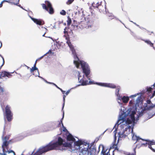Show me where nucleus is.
<instances>
[{
	"label": "nucleus",
	"instance_id": "obj_1",
	"mask_svg": "<svg viewBox=\"0 0 155 155\" xmlns=\"http://www.w3.org/2000/svg\"><path fill=\"white\" fill-rule=\"evenodd\" d=\"M66 136L68 141L74 142L73 144L68 143H63V139L59 137L57 141H51L44 147H46V148L50 149L48 150L47 152L52 150H65L66 147H69L70 148L69 150L71 152H78L81 153L84 155H85L87 153L89 147L88 143L79 140L77 138L76 140L68 132L66 133Z\"/></svg>",
	"mask_w": 155,
	"mask_h": 155
},
{
	"label": "nucleus",
	"instance_id": "obj_2",
	"mask_svg": "<svg viewBox=\"0 0 155 155\" xmlns=\"http://www.w3.org/2000/svg\"><path fill=\"white\" fill-rule=\"evenodd\" d=\"M67 43L70 48L73 55L74 59V64L77 68H80V66H81L83 71V72L84 74V75L82 73H80L78 71L76 72V74L78 75V82L79 83L81 84L78 85V86L80 85L84 86L89 84H96L102 87H108L111 88H116V86L113 84L98 82L95 83L94 82L91 81L89 76V75L90 73V71L88 64L84 61L79 60L76 55L75 51L73 48L71 43L68 41L67 42Z\"/></svg>",
	"mask_w": 155,
	"mask_h": 155
},
{
	"label": "nucleus",
	"instance_id": "obj_3",
	"mask_svg": "<svg viewBox=\"0 0 155 155\" xmlns=\"http://www.w3.org/2000/svg\"><path fill=\"white\" fill-rule=\"evenodd\" d=\"M118 103L120 105L119 117L117 123L113 128L114 130V133L115 138H116V131L118 125H120V128L122 129L125 127V129L129 127H132L133 123L135 118L137 116L135 111L131 108H130L127 110L124 107H122V104L120 103V101H117Z\"/></svg>",
	"mask_w": 155,
	"mask_h": 155
},
{
	"label": "nucleus",
	"instance_id": "obj_4",
	"mask_svg": "<svg viewBox=\"0 0 155 155\" xmlns=\"http://www.w3.org/2000/svg\"><path fill=\"white\" fill-rule=\"evenodd\" d=\"M134 118H135V119L133 123V125H132V127H129L127 129H125V127H124L123 129H122L120 128V125H120L119 128V131L118 132L119 140H121V138H124L131 132L132 139L134 142L136 143L137 141H139L140 140H141L142 141H144V140L140 138L139 137L137 136L136 134H135L132 133L133 126L136 123L135 121H136L135 117H134Z\"/></svg>",
	"mask_w": 155,
	"mask_h": 155
},
{
	"label": "nucleus",
	"instance_id": "obj_5",
	"mask_svg": "<svg viewBox=\"0 0 155 155\" xmlns=\"http://www.w3.org/2000/svg\"><path fill=\"white\" fill-rule=\"evenodd\" d=\"M142 94L141 93H139L130 95L129 96L130 98H133L137 97V98L134 103H133V101L132 100L130 101L129 102V106L130 107L133 106V108H132L133 110L135 111L136 113V111H137L138 108L140 107L139 106H140L142 104Z\"/></svg>",
	"mask_w": 155,
	"mask_h": 155
},
{
	"label": "nucleus",
	"instance_id": "obj_6",
	"mask_svg": "<svg viewBox=\"0 0 155 155\" xmlns=\"http://www.w3.org/2000/svg\"><path fill=\"white\" fill-rule=\"evenodd\" d=\"M155 104H153L150 100H147V103L144 104L143 107L140 108V110L139 111L138 113L136 114L137 115V116L136 118L135 117V119L136 121L139 120V117L142 116L144 111L145 110H150L152 109L155 106Z\"/></svg>",
	"mask_w": 155,
	"mask_h": 155
},
{
	"label": "nucleus",
	"instance_id": "obj_7",
	"mask_svg": "<svg viewBox=\"0 0 155 155\" xmlns=\"http://www.w3.org/2000/svg\"><path fill=\"white\" fill-rule=\"evenodd\" d=\"M5 116L9 122L11 121L12 119L13 114L10 110V107L8 105L6 106L5 107Z\"/></svg>",
	"mask_w": 155,
	"mask_h": 155
},
{
	"label": "nucleus",
	"instance_id": "obj_8",
	"mask_svg": "<svg viewBox=\"0 0 155 155\" xmlns=\"http://www.w3.org/2000/svg\"><path fill=\"white\" fill-rule=\"evenodd\" d=\"M3 136L2 137L3 140V143L2 145V148L3 153H0V155H6V153H5V152H6L5 150V148H7V146L8 144V143L7 142V140L9 139V137H5L4 139H3Z\"/></svg>",
	"mask_w": 155,
	"mask_h": 155
},
{
	"label": "nucleus",
	"instance_id": "obj_9",
	"mask_svg": "<svg viewBox=\"0 0 155 155\" xmlns=\"http://www.w3.org/2000/svg\"><path fill=\"white\" fill-rule=\"evenodd\" d=\"M43 8L45 9L50 14H52L54 12V10L51 7V4L48 2H46L45 4H42Z\"/></svg>",
	"mask_w": 155,
	"mask_h": 155
},
{
	"label": "nucleus",
	"instance_id": "obj_10",
	"mask_svg": "<svg viewBox=\"0 0 155 155\" xmlns=\"http://www.w3.org/2000/svg\"><path fill=\"white\" fill-rule=\"evenodd\" d=\"M146 142V146L148 145V147L153 151H155V141H150L149 140H144Z\"/></svg>",
	"mask_w": 155,
	"mask_h": 155
},
{
	"label": "nucleus",
	"instance_id": "obj_11",
	"mask_svg": "<svg viewBox=\"0 0 155 155\" xmlns=\"http://www.w3.org/2000/svg\"><path fill=\"white\" fill-rule=\"evenodd\" d=\"M99 150H102L101 153V155H110L109 153L110 150L107 149L103 145H100L99 147ZM113 155H114V154Z\"/></svg>",
	"mask_w": 155,
	"mask_h": 155
},
{
	"label": "nucleus",
	"instance_id": "obj_12",
	"mask_svg": "<svg viewBox=\"0 0 155 155\" xmlns=\"http://www.w3.org/2000/svg\"><path fill=\"white\" fill-rule=\"evenodd\" d=\"M92 6L94 8H96L99 10H102V7H103L102 5V2L99 0H95L91 4Z\"/></svg>",
	"mask_w": 155,
	"mask_h": 155
},
{
	"label": "nucleus",
	"instance_id": "obj_13",
	"mask_svg": "<svg viewBox=\"0 0 155 155\" xmlns=\"http://www.w3.org/2000/svg\"><path fill=\"white\" fill-rule=\"evenodd\" d=\"M31 19L34 21V23H36L37 25H42V21L40 19L35 18L29 16Z\"/></svg>",
	"mask_w": 155,
	"mask_h": 155
},
{
	"label": "nucleus",
	"instance_id": "obj_14",
	"mask_svg": "<svg viewBox=\"0 0 155 155\" xmlns=\"http://www.w3.org/2000/svg\"><path fill=\"white\" fill-rule=\"evenodd\" d=\"M11 75L9 72H7L5 71H3L1 74L0 78H1V77H4L6 76L8 77L9 76Z\"/></svg>",
	"mask_w": 155,
	"mask_h": 155
},
{
	"label": "nucleus",
	"instance_id": "obj_15",
	"mask_svg": "<svg viewBox=\"0 0 155 155\" xmlns=\"http://www.w3.org/2000/svg\"><path fill=\"white\" fill-rule=\"evenodd\" d=\"M129 97L124 96L122 97V101L124 104L127 103L129 100Z\"/></svg>",
	"mask_w": 155,
	"mask_h": 155
},
{
	"label": "nucleus",
	"instance_id": "obj_16",
	"mask_svg": "<svg viewBox=\"0 0 155 155\" xmlns=\"http://www.w3.org/2000/svg\"><path fill=\"white\" fill-rule=\"evenodd\" d=\"M64 113H63V117H62V118L61 119V122L62 123V127H63L62 131H63L66 132L67 133L68 132L67 129L64 126L63 124V123H62V120H63V119L64 118Z\"/></svg>",
	"mask_w": 155,
	"mask_h": 155
},
{
	"label": "nucleus",
	"instance_id": "obj_17",
	"mask_svg": "<svg viewBox=\"0 0 155 155\" xmlns=\"http://www.w3.org/2000/svg\"><path fill=\"white\" fill-rule=\"evenodd\" d=\"M35 70L37 71H38V68L36 67L33 66V67H32L31 68H30V72L31 73H32L33 71Z\"/></svg>",
	"mask_w": 155,
	"mask_h": 155
},
{
	"label": "nucleus",
	"instance_id": "obj_18",
	"mask_svg": "<svg viewBox=\"0 0 155 155\" xmlns=\"http://www.w3.org/2000/svg\"><path fill=\"white\" fill-rule=\"evenodd\" d=\"M34 75L36 77L38 76L39 78H40L41 79H43L45 82L46 81H47L46 80H45L44 78H43L42 77H40L39 76V71H37V74H34Z\"/></svg>",
	"mask_w": 155,
	"mask_h": 155
},
{
	"label": "nucleus",
	"instance_id": "obj_19",
	"mask_svg": "<svg viewBox=\"0 0 155 155\" xmlns=\"http://www.w3.org/2000/svg\"><path fill=\"white\" fill-rule=\"evenodd\" d=\"M80 14V12L79 11H78V12H74V14L75 15L74 17L75 18L78 17L79 16V15Z\"/></svg>",
	"mask_w": 155,
	"mask_h": 155
},
{
	"label": "nucleus",
	"instance_id": "obj_20",
	"mask_svg": "<svg viewBox=\"0 0 155 155\" xmlns=\"http://www.w3.org/2000/svg\"><path fill=\"white\" fill-rule=\"evenodd\" d=\"M144 41L148 44L150 45L151 46L153 47V44L149 40H144Z\"/></svg>",
	"mask_w": 155,
	"mask_h": 155
},
{
	"label": "nucleus",
	"instance_id": "obj_21",
	"mask_svg": "<svg viewBox=\"0 0 155 155\" xmlns=\"http://www.w3.org/2000/svg\"><path fill=\"white\" fill-rule=\"evenodd\" d=\"M62 94H64V95H63V101H64V104H63V107H64V102H65V98L66 97V95H65L64 94H65V91H62Z\"/></svg>",
	"mask_w": 155,
	"mask_h": 155
},
{
	"label": "nucleus",
	"instance_id": "obj_22",
	"mask_svg": "<svg viewBox=\"0 0 155 155\" xmlns=\"http://www.w3.org/2000/svg\"><path fill=\"white\" fill-rule=\"evenodd\" d=\"M67 24L68 25H70L71 22V20L69 16L68 17V20L67 21Z\"/></svg>",
	"mask_w": 155,
	"mask_h": 155
},
{
	"label": "nucleus",
	"instance_id": "obj_23",
	"mask_svg": "<svg viewBox=\"0 0 155 155\" xmlns=\"http://www.w3.org/2000/svg\"><path fill=\"white\" fill-rule=\"evenodd\" d=\"M45 82L47 84H52L54 85L58 89H59V88H60V87H58L55 84H54V83H53L49 82H48V81H45Z\"/></svg>",
	"mask_w": 155,
	"mask_h": 155
},
{
	"label": "nucleus",
	"instance_id": "obj_24",
	"mask_svg": "<svg viewBox=\"0 0 155 155\" xmlns=\"http://www.w3.org/2000/svg\"><path fill=\"white\" fill-rule=\"evenodd\" d=\"M74 0H68L66 4L67 5H70L74 1Z\"/></svg>",
	"mask_w": 155,
	"mask_h": 155
},
{
	"label": "nucleus",
	"instance_id": "obj_25",
	"mask_svg": "<svg viewBox=\"0 0 155 155\" xmlns=\"http://www.w3.org/2000/svg\"><path fill=\"white\" fill-rule=\"evenodd\" d=\"M60 13L61 15H66V12L64 10H62L60 12Z\"/></svg>",
	"mask_w": 155,
	"mask_h": 155
},
{
	"label": "nucleus",
	"instance_id": "obj_26",
	"mask_svg": "<svg viewBox=\"0 0 155 155\" xmlns=\"http://www.w3.org/2000/svg\"><path fill=\"white\" fill-rule=\"evenodd\" d=\"M119 89L118 88L116 91V95L117 96H118L120 95L119 93Z\"/></svg>",
	"mask_w": 155,
	"mask_h": 155
},
{
	"label": "nucleus",
	"instance_id": "obj_27",
	"mask_svg": "<svg viewBox=\"0 0 155 155\" xmlns=\"http://www.w3.org/2000/svg\"><path fill=\"white\" fill-rule=\"evenodd\" d=\"M4 91V90L3 88L0 86V93H2Z\"/></svg>",
	"mask_w": 155,
	"mask_h": 155
},
{
	"label": "nucleus",
	"instance_id": "obj_28",
	"mask_svg": "<svg viewBox=\"0 0 155 155\" xmlns=\"http://www.w3.org/2000/svg\"><path fill=\"white\" fill-rule=\"evenodd\" d=\"M6 152H8V153H13L14 155V153H15V152L13 151L12 150H9V151H6Z\"/></svg>",
	"mask_w": 155,
	"mask_h": 155
},
{
	"label": "nucleus",
	"instance_id": "obj_29",
	"mask_svg": "<svg viewBox=\"0 0 155 155\" xmlns=\"http://www.w3.org/2000/svg\"><path fill=\"white\" fill-rule=\"evenodd\" d=\"M117 101H120L121 100H122V97H121L120 96V95L118 96H117Z\"/></svg>",
	"mask_w": 155,
	"mask_h": 155
},
{
	"label": "nucleus",
	"instance_id": "obj_30",
	"mask_svg": "<svg viewBox=\"0 0 155 155\" xmlns=\"http://www.w3.org/2000/svg\"><path fill=\"white\" fill-rule=\"evenodd\" d=\"M152 90V88L151 87H149L147 88V91L150 92Z\"/></svg>",
	"mask_w": 155,
	"mask_h": 155
},
{
	"label": "nucleus",
	"instance_id": "obj_31",
	"mask_svg": "<svg viewBox=\"0 0 155 155\" xmlns=\"http://www.w3.org/2000/svg\"><path fill=\"white\" fill-rule=\"evenodd\" d=\"M89 149H88V152H87V153L85 155H84L83 154L81 153L82 154H83V155H88L89 154V153H88V152L89 151V150L90 149V148H91V146H90V145L89 144Z\"/></svg>",
	"mask_w": 155,
	"mask_h": 155
},
{
	"label": "nucleus",
	"instance_id": "obj_32",
	"mask_svg": "<svg viewBox=\"0 0 155 155\" xmlns=\"http://www.w3.org/2000/svg\"><path fill=\"white\" fill-rule=\"evenodd\" d=\"M62 43V42L61 43H58V48L59 49L60 48V46L61 45V44Z\"/></svg>",
	"mask_w": 155,
	"mask_h": 155
},
{
	"label": "nucleus",
	"instance_id": "obj_33",
	"mask_svg": "<svg viewBox=\"0 0 155 155\" xmlns=\"http://www.w3.org/2000/svg\"><path fill=\"white\" fill-rule=\"evenodd\" d=\"M70 90H69L67 91V92H66V93L65 94L66 95H67L69 94V93L70 92Z\"/></svg>",
	"mask_w": 155,
	"mask_h": 155
},
{
	"label": "nucleus",
	"instance_id": "obj_34",
	"mask_svg": "<svg viewBox=\"0 0 155 155\" xmlns=\"http://www.w3.org/2000/svg\"><path fill=\"white\" fill-rule=\"evenodd\" d=\"M0 56H1V57H2V59H3V64L2 65V66L4 64V58L0 54Z\"/></svg>",
	"mask_w": 155,
	"mask_h": 155
},
{
	"label": "nucleus",
	"instance_id": "obj_35",
	"mask_svg": "<svg viewBox=\"0 0 155 155\" xmlns=\"http://www.w3.org/2000/svg\"><path fill=\"white\" fill-rule=\"evenodd\" d=\"M44 28L45 30V33L42 35V36H43V37L45 36V34L46 33V32H47V29L46 28Z\"/></svg>",
	"mask_w": 155,
	"mask_h": 155
},
{
	"label": "nucleus",
	"instance_id": "obj_36",
	"mask_svg": "<svg viewBox=\"0 0 155 155\" xmlns=\"http://www.w3.org/2000/svg\"><path fill=\"white\" fill-rule=\"evenodd\" d=\"M49 52H50L51 53V51L50 50H49V51L48 52L45 54L43 56H44L46 55L47 54H48Z\"/></svg>",
	"mask_w": 155,
	"mask_h": 155
},
{
	"label": "nucleus",
	"instance_id": "obj_37",
	"mask_svg": "<svg viewBox=\"0 0 155 155\" xmlns=\"http://www.w3.org/2000/svg\"><path fill=\"white\" fill-rule=\"evenodd\" d=\"M49 52H50L51 53V51L50 50H49V51L48 52L45 54L43 56H44L46 55L47 54H48Z\"/></svg>",
	"mask_w": 155,
	"mask_h": 155
},
{
	"label": "nucleus",
	"instance_id": "obj_38",
	"mask_svg": "<svg viewBox=\"0 0 155 155\" xmlns=\"http://www.w3.org/2000/svg\"><path fill=\"white\" fill-rule=\"evenodd\" d=\"M44 57V56H42L41 57L39 58L38 59H37V60H41V59L43 58Z\"/></svg>",
	"mask_w": 155,
	"mask_h": 155
},
{
	"label": "nucleus",
	"instance_id": "obj_39",
	"mask_svg": "<svg viewBox=\"0 0 155 155\" xmlns=\"http://www.w3.org/2000/svg\"><path fill=\"white\" fill-rule=\"evenodd\" d=\"M131 21V22H133L134 24L135 25H136V26H138V27H139V26L138 25H137V24L136 23H135V22H133V21Z\"/></svg>",
	"mask_w": 155,
	"mask_h": 155
},
{
	"label": "nucleus",
	"instance_id": "obj_40",
	"mask_svg": "<svg viewBox=\"0 0 155 155\" xmlns=\"http://www.w3.org/2000/svg\"><path fill=\"white\" fill-rule=\"evenodd\" d=\"M141 146L143 145H145L146 146V143H142V142H141Z\"/></svg>",
	"mask_w": 155,
	"mask_h": 155
},
{
	"label": "nucleus",
	"instance_id": "obj_41",
	"mask_svg": "<svg viewBox=\"0 0 155 155\" xmlns=\"http://www.w3.org/2000/svg\"><path fill=\"white\" fill-rule=\"evenodd\" d=\"M3 4V2H2L0 4V7H2Z\"/></svg>",
	"mask_w": 155,
	"mask_h": 155
},
{
	"label": "nucleus",
	"instance_id": "obj_42",
	"mask_svg": "<svg viewBox=\"0 0 155 155\" xmlns=\"http://www.w3.org/2000/svg\"><path fill=\"white\" fill-rule=\"evenodd\" d=\"M37 60H36L35 62V63L34 65V67H36V62H37Z\"/></svg>",
	"mask_w": 155,
	"mask_h": 155
},
{
	"label": "nucleus",
	"instance_id": "obj_43",
	"mask_svg": "<svg viewBox=\"0 0 155 155\" xmlns=\"http://www.w3.org/2000/svg\"><path fill=\"white\" fill-rule=\"evenodd\" d=\"M128 155H135L134 154L132 153V154H128Z\"/></svg>",
	"mask_w": 155,
	"mask_h": 155
},
{
	"label": "nucleus",
	"instance_id": "obj_44",
	"mask_svg": "<svg viewBox=\"0 0 155 155\" xmlns=\"http://www.w3.org/2000/svg\"><path fill=\"white\" fill-rule=\"evenodd\" d=\"M37 74V71H35V73H33V74Z\"/></svg>",
	"mask_w": 155,
	"mask_h": 155
},
{
	"label": "nucleus",
	"instance_id": "obj_45",
	"mask_svg": "<svg viewBox=\"0 0 155 155\" xmlns=\"http://www.w3.org/2000/svg\"><path fill=\"white\" fill-rule=\"evenodd\" d=\"M61 92L62 91H63V90L61 88H60L59 89Z\"/></svg>",
	"mask_w": 155,
	"mask_h": 155
},
{
	"label": "nucleus",
	"instance_id": "obj_46",
	"mask_svg": "<svg viewBox=\"0 0 155 155\" xmlns=\"http://www.w3.org/2000/svg\"><path fill=\"white\" fill-rule=\"evenodd\" d=\"M2 46V42H1V46L0 47V48Z\"/></svg>",
	"mask_w": 155,
	"mask_h": 155
},
{
	"label": "nucleus",
	"instance_id": "obj_47",
	"mask_svg": "<svg viewBox=\"0 0 155 155\" xmlns=\"http://www.w3.org/2000/svg\"><path fill=\"white\" fill-rule=\"evenodd\" d=\"M27 67L28 69L29 68V67L28 66H27Z\"/></svg>",
	"mask_w": 155,
	"mask_h": 155
},
{
	"label": "nucleus",
	"instance_id": "obj_48",
	"mask_svg": "<svg viewBox=\"0 0 155 155\" xmlns=\"http://www.w3.org/2000/svg\"><path fill=\"white\" fill-rule=\"evenodd\" d=\"M76 88V87H74V88Z\"/></svg>",
	"mask_w": 155,
	"mask_h": 155
},
{
	"label": "nucleus",
	"instance_id": "obj_49",
	"mask_svg": "<svg viewBox=\"0 0 155 155\" xmlns=\"http://www.w3.org/2000/svg\"><path fill=\"white\" fill-rule=\"evenodd\" d=\"M134 151L135 150V148H134Z\"/></svg>",
	"mask_w": 155,
	"mask_h": 155
},
{
	"label": "nucleus",
	"instance_id": "obj_50",
	"mask_svg": "<svg viewBox=\"0 0 155 155\" xmlns=\"http://www.w3.org/2000/svg\"><path fill=\"white\" fill-rule=\"evenodd\" d=\"M0 42L1 43V41H0Z\"/></svg>",
	"mask_w": 155,
	"mask_h": 155
}]
</instances>
